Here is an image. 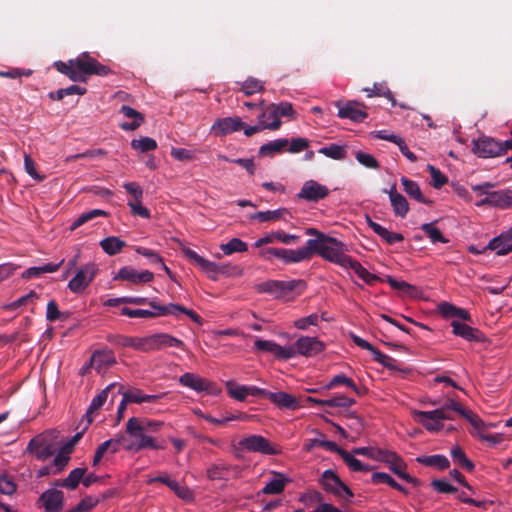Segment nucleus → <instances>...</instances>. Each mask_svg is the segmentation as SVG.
<instances>
[{
  "instance_id": "1",
  "label": "nucleus",
  "mask_w": 512,
  "mask_h": 512,
  "mask_svg": "<svg viewBox=\"0 0 512 512\" xmlns=\"http://www.w3.org/2000/svg\"><path fill=\"white\" fill-rule=\"evenodd\" d=\"M54 67L73 82H86L88 76H107L112 72L108 66L101 64L88 52H83L68 62L56 61Z\"/></svg>"
},
{
  "instance_id": "2",
  "label": "nucleus",
  "mask_w": 512,
  "mask_h": 512,
  "mask_svg": "<svg viewBox=\"0 0 512 512\" xmlns=\"http://www.w3.org/2000/svg\"><path fill=\"white\" fill-rule=\"evenodd\" d=\"M320 236L319 240H308L306 242L308 260L314 254H317L326 261L347 268V263H349L351 257L346 254L347 249L344 243L326 234H321Z\"/></svg>"
},
{
  "instance_id": "3",
  "label": "nucleus",
  "mask_w": 512,
  "mask_h": 512,
  "mask_svg": "<svg viewBox=\"0 0 512 512\" xmlns=\"http://www.w3.org/2000/svg\"><path fill=\"white\" fill-rule=\"evenodd\" d=\"M148 305L152 310L123 307L121 309V315L129 318H156L167 315L177 316L179 313H184L193 322L197 324L202 323V318L195 311L187 309L180 304L169 303L168 305H161L156 300H151L148 302Z\"/></svg>"
},
{
  "instance_id": "4",
  "label": "nucleus",
  "mask_w": 512,
  "mask_h": 512,
  "mask_svg": "<svg viewBox=\"0 0 512 512\" xmlns=\"http://www.w3.org/2000/svg\"><path fill=\"white\" fill-rule=\"evenodd\" d=\"M57 435L55 430L45 431L32 438L26 448L39 461H46L57 451Z\"/></svg>"
},
{
  "instance_id": "5",
  "label": "nucleus",
  "mask_w": 512,
  "mask_h": 512,
  "mask_svg": "<svg viewBox=\"0 0 512 512\" xmlns=\"http://www.w3.org/2000/svg\"><path fill=\"white\" fill-rule=\"evenodd\" d=\"M138 418L131 417L126 423V433L134 438L130 444H127L124 448L128 451H140L146 448L153 450H163L165 445L155 441V439L147 432L142 431V428L138 425Z\"/></svg>"
},
{
  "instance_id": "6",
  "label": "nucleus",
  "mask_w": 512,
  "mask_h": 512,
  "mask_svg": "<svg viewBox=\"0 0 512 512\" xmlns=\"http://www.w3.org/2000/svg\"><path fill=\"white\" fill-rule=\"evenodd\" d=\"M260 256L267 260L272 261L273 259L280 260L283 264H294L303 261H308V255L306 252V245L296 250L276 247H266L260 251Z\"/></svg>"
},
{
  "instance_id": "7",
  "label": "nucleus",
  "mask_w": 512,
  "mask_h": 512,
  "mask_svg": "<svg viewBox=\"0 0 512 512\" xmlns=\"http://www.w3.org/2000/svg\"><path fill=\"white\" fill-rule=\"evenodd\" d=\"M242 450L247 452L261 453L264 455H278L281 450L261 435H249L238 443Z\"/></svg>"
},
{
  "instance_id": "8",
  "label": "nucleus",
  "mask_w": 512,
  "mask_h": 512,
  "mask_svg": "<svg viewBox=\"0 0 512 512\" xmlns=\"http://www.w3.org/2000/svg\"><path fill=\"white\" fill-rule=\"evenodd\" d=\"M414 416L417 422L430 432H437L443 428V420H452L450 413H445V408H438L432 411H415Z\"/></svg>"
},
{
  "instance_id": "9",
  "label": "nucleus",
  "mask_w": 512,
  "mask_h": 512,
  "mask_svg": "<svg viewBox=\"0 0 512 512\" xmlns=\"http://www.w3.org/2000/svg\"><path fill=\"white\" fill-rule=\"evenodd\" d=\"M320 483L325 491L332 493L338 498L350 499L354 496L352 490L330 469L322 473Z\"/></svg>"
},
{
  "instance_id": "10",
  "label": "nucleus",
  "mask_w": 512,
  "mask_h": 512,
  "mask_svg": "<svg viewBox=\"0 0 512 512\" xmlns=\"http://www.w3.org/2000/svg\"><path fill=\"white\" fill-rule=\"evenodd\" d=\"M335 106L338 108L337 116L341 119H349L353 122L361 123L367 117L365 109L367 108L364 103L350 100V101H336Z\"/></svg>"
},
{
  "instance_id": "11",
  "label": "nucleus",
  "mask_w": 512,
  "mask_h": 512,
  "mask_svg": "<svg viewBox=\"0 0 512 512\" xmlns=\"http://www.w3.org/2000/svg\"><path fill=\"white\" fill-rule=\"evenodd\" d=\"M179 383L196 392H207L210 395H218L221 392V389L215 382L209 381L190 372L181 375Z\"/></svg>"
},
{
  "instance_id": "12",
  "label": "nucleus",
  "mask_w": 512,
  "mask_h": 512,
  "mask_svg": "<svg viewBox=\"0 0 512 512\" xmlns=\"http://www.w3.org/2000/svg\"><path fill=\"white\" fill-rule=\"evenodd\" d=\"M97 267L94 263H87L81 267L75 276L69 281L68 288L75 294L82 293L94 280Z\"/></svg>"
},
{
  "instance_id": "13",
  "label": "nucleus",
  "mask_w": 512,
  "mask_h": 512,
  "mask_svg": "<svg viewBox=\"0 0 512 512\" xmlns=\"http://www.w3.org/2000/svg\"><path fill=\"white\" fill-rule=\"evenodd\" d=\"M473 152L481 158H493L505 153L502 142L485 136L473 141Z\"/></svg>"
},
{
  "instance_id": "14",
  "label": "nucleus",
  "mask_w": 512,
  "mask_h": 512,
  "mask_svg": "<svg viewBox=\"0 0 512 512\" xmlns=\"http://www.w3.org/2000/svg\"><path fill=\"white\" fill-rule=\"evenodd\" d=\"M303 284L304 282L302 280H269L259 284L258 291L272 294L275 297H283Z\"/></svg>"
},
{
  "instance_id": "15",
  "label": "nucleus",
  "mask_w": 512,
  "mask_h": 512,
  "mask_svg": "<svg viewBox=\"0 0 512 512\" xmlns=\"http://www.w3.org/2000/svg\"><path fill=\"white\" fill-rule=\"evenodd\" d=\"M254 348L257 351L271 353L280 360H288L296 355V351L292 346H281L274 341L263 340L260 338L255 340Z\"/></svg>"
},
{
  "instance_id": "16",
  "label": "nucleus",
  "mask_w": 512,
  "mask_h": 512,
  "mask_svg": "<svg viewBox=\"0 0 512 512\" xmlns=\"http://www.w3.org/2000/svg\"><path fill=\"white\" fill-rule=\"evenodd\" d=\"M296 354L314 357L324 351L325 345L316 337L301 336L294 344Z\"/></svg>"
},
{
  "instance_id": "17",
  "label": "nucleus",
  "mask_w": 512,
  "mask_h": 512,
  "mask_svg": "<svg viewBox=\"0 0 512 512\" xmlns=\"http://www.w3.org/2000/svg\"><path fill=\"white\" fill-rule=\"evenodd\" d=\"M329 195V189L315 180L306 181L300 192L298 198L304 199L309 202H318Z\"/></svg>"
},
{
  "instance_id": "18",
  "label": "nucleus",
  "mask_w": 512,
  "mask_h": 512,
  "mask_svg": "<svg viewBox=\"0 0 512 512\" xmlns=\"http://www.w3.org/2000/svg\"><path fill=\"white\" fill-rule=\"evenodd\" d=\"M39 503L44 512H61L64 505V494L55 488L48 489L39 497Z\"/></svg>"
},
{
  "instance_id": "19",
  "label": "nucleus",
  "mask_w": 512,
  "mask_h": 512,
  "mask_svg": "<svg viewBox=\"0 0 512 512\" xmlns=\"http://www.w3.org/2000/svg\"><path fill=\"white\" fill-rule=\"evenodd\" d=\"M185 256L198 265L203 272L212 280H216L219 273H223V267L218 266L216 263L200 256L194 250L190 248L184 249Z\"/></svg>"
},
{
  "instance_id": "20",
  "label": "nucleus",
  "mask_w": 512,
  "mask_h": 512,
  "mask_svg": "<svg viewBox=\"0 0 512 512\" xmlns=\"http://www.w3.org/2000/svg\"><path fill=\"white\" fill-rule=\"evenodd\" d=\"M243 127L244 122L240 117L218 118L211 127V133L220 137L239 131Z\"/></svg>"
},
{
  "instance_id": "21",
  "label": "nucleus",
  "mask_w": 512,
  "mask_h": 512,
  "mask_svg": "<svg viewBox=\"0 0 512 512\" xmlns=\"http://www.w3.org/2000/svg\"><path fill=\"white\" fill-rule=\"evenodd\" d=\"M115 279L129 281L132 284L138 285L153 281L154 274L148 270L138 272L130 266H125L118 271Z\"/></svg>"
},
{
  "instance_id": "22",
  "label": "nucleus",
  "mask_w": 512,
  "mask_h": 512,
  "mask_svg": "<svg viewBox=\"0 0 512 512\" xmlns=\"http://www.w3.org/2000/svg\"><path fill=\"white\" fill-rule=\"evenodd\" d=\"M451 327L454 335L467 341L481 342L484 340V336L479 329L473 328L459 320H452Z\"/></svg>"
},
{
  "instance_id": "23",
  "label": "nucleus",
  "mask_w": 512,
  "mask_h": 512,
  "mask_svg": "<svg viewBox=\"0 0 512 512\" xmlns=\"http://www.w3.org/2000/svg\"><path fill=\"white\" fill-rule=\"evenodd\" d=\"M116 363V358L112 350H97L90 359V366L98 373L105 371Z\"/></svg>"
},
{
  "instance_id": "24",
  "label": "nucleus",
  "mask_w": 512,
  "mask_h": 512,
  "mask_svg": "<svg viewBox=\"0 0 512 512\" xmlns=\"http://www.w3.org/2000/svg\"><path fill=\"white\" fill-rule=\"evenodd\" d=\"M267 399H269L277 407L283 409L296 410L301 407L299 400L287 392H270Z\"/></svg>"
},
{
  "instance_id": "25",
  "label": "nucleus",
  "mask_w": 512,
  "mask_h": 512,
  "mask_svg": "<svg viewBox=\"0 0 512 512\" xmlns=\"http://www.w3.org/2000/svg\"><path fill=\"white\" fill-rule=\"evenodd\" d=\"M259 122L265 126V129L278 130L281 127L280 116L276 110L275 104H270L265 111L259 115Z\"/></svg>"
},
{
  "instance_id": "26",
  "label": "nucleus",
  "mask_w": 512,
  "mask_h": 512,
  "mask_svg": "<svg viewBox=\"0 0 512 512\" xmlns=\"http://www.w3.org/2000/svg\"><path fill=\"white\" fill-rule=\"evenodd\" d=\"M120 113L126 118L132 119V122H124L120 125V127L125 131H134L144 122V116L128 105H122Z\"/></svg>"
},
{
  "instance_id": "27",
  "label": "nucleus",
  "mask_w": 512,
  "mask_h": 512,
  "mask_svg": "<svg viewBox=\"0 0 512 512\" xmlns=\"http://www.w3.org/2000/svg\"><path fill=\"white\" fill-rule=\"evenodd\" d=\"M74 448L75 446L69 440L61 446L53 460V465L55 466L54 475L62 472L68 465Z\"/></svg>"
},
{
  "instance_id": "28",
  "label": "nucleus",
  "mask_w": 512,
  "mask_h": 512,
  "mask_svg": "<svg viewBox=\"0 0 512 512\" xmlns=\"http://www.w3.org/2000/svg\"><path fill=\"white\" fill-rule=\"evenodd\" d=\"M440 314L444 318H452L453 320L461 319L464 321H471V315L463 308H459L448 302H442L438 306Z\"/></svg>"
},
{
  "instance_id": "29",
  "label": "nucleus",
  "mask_w": 512,
  "mask_h": 512,
  "mask_svg": "<svg viewBox=\"0 0 512 512\" xmlns=\"http://www.w3.org/2000/svg\"><path fill=\"white\" fill-rule=\"evenodd\" d=\"M289 144L288 139L280 138L263 144L258 151L259 156L273 157L277 153H281Z\"/></svg>"
},
{
  "instance_id": "30",
  "label": "nucleus",
  "mask_w": 512,
  "mask_h": 512,
  "mask_svg": "<svg viewBox=\"0 0 512 512\" xmlns=\"http://www.w3.org/2000/svg\"><path fill=\"white\" fill-rule=\"evenodd\" d=\"M288 482L289 480L283 474L273 472V478L263 487L262 493L266 495L280 494L284 491Z\"/></svg>"
},
{
  "instance_id": "31",
  "label": "nucleus",
  "mask_w": 512,
  "mask_h": 512,
  "mask_svg": "<svg viewBox=\"0 0 512 512\" xmlns=\"http://www.w3.org/2000/svg\"><path fill=\"white\" fill-rule=\"evenodd\" d=\"M401 182H402L404 191L408 194L409 197L415 199L419 203H423V204H427V205L432 203L431 200H428L427 198L424 197L419 185L415 181L410 180L407 177L403 176L401 178Z\"/></svg>"
},
{
  "instance_id": "32",
  "label": "nucleus",
  "mask_w": 512,
  "mask_h": 512,
  "mask_svg": "<svg viewBox=\"0 0 512 512\" xmlns=\"http://www.w3.org/2000/svg\"><path fill=\"white\" fill-rule=\"evenodd\" d=\"M63 262L64 260H61L59 263H47L43 266L30 267L22 273V278L32 279L37 278L44 273H54L59 270Z\"/></svg>"
},
{
  "instance_id": "33",
  "label": "nucleus",
  "mask_w": 512,
  "mask_h": 512,
  "mask_svg": "<svg viewBox=\"0 0 512 512\" xmlns=\"http://www.w3.org/2000/svg\"><path fill=\"white\" fill-rule=\"evenodd\" d=\"M383 463H386L389 469L396 474L399 478L406 473L407 464L405 461L394 451H389L386 459Z\"/></svg>"
},
{
  "instance_id": "34",
  "label": "nucleus",
  "mask_w": 512,
  "mask_h": 512,
  "mask_svg": "<svg viewBox=\"0 0 512 512\" xmlns=\"http://www.w3.org/2000/svg\"><path fill=\"white\" fill-rule=\"evenodd\" d=\"M347 268L353 270L368 285H373L376 281L380 280L377 275L370 273L359 261L352 258L347 263Z\"/></svg>"
},
{
  "instance_id": "35",
  "label": "nucleus",
  "mask_w": 512,
  "mask_h": 512,
  "mask_svg": "<svg viewBox=\"0 0 512 512\" xmlns=\"http://www.w3.org/2000/svg\"><path fill=\"white\" fill-rule=\"evenodd\" d=\"M115 387L116 383L108 385L105 389H103L92 399L86 412V416L89 418V422H92V418H90V416L94 414L96 411H98L104 405V403L107 401L109 391Z\"/></svg>"
},
{
  "instance_id": "36",
  "label": "nucleus",
  "mask_w": 512,
  "mask_h": 512,
  "mask_svg": "<svg viewBox=\"0 0 512 512\" xmlns=\"http://www.w3.org/2000/svg\"><path fill=\"white\" fill-rule=\"evenodd\" d=\"M287 214H289V212L286 208H280L277 210L259 211L251 214L249 218L260 222H272L284 218Z\"/></svg>"
},
{
  "instance_id": "37",
  "label": "nucleus",
  "mask_w": 512,
  "mask_h": 512,
  "mask_svg": "<svg viewBox=\"0 0 512 512\" xmlns=\"http://www.w3.org/2000/svg\"><path fill=\"white\" fill-rule=\"evenodd\" d=\"M390 450L381 449L378 447H359L355 448L352 452L356 455H363L372 460L384 462Z\"/></svg>"
},
{
  "instance_id": "38",
  "label": "nucleus",
  "mask_w": 512,
  "mask_h": 512,
  "mask_svg": "<svg viewBox=\"0 0 512 512\" xmlns=\"http://www.w3.org/2000/svg\"><path fill=\"white\" fill-rule=\"evenodd\" d=\"M416 461L426 466L436 467L440 470L448 469L450 462L444 455H430L417 457Z\"/></svg>"
},
{
  "instance_id": "39",
  "label": "nucleus",
  "mask_w": 512,
  "mask_h": 512,
  "mask_svg": "<svg viewBox=\"0 0 512 512\" xmlns=\"http://www.w3.org/2000/svg\"><path fill=\"white\" fill-rule=\"evenodd\" d=\"M390 202L394 214L398 217L405 218L409 212V204L406 198L400 193H391Z\"/></svg>"
},
{
  "instance_id": "40",
  "label": "nucleus",
  "mask_w": 512,
  "mask_h": 512,
  "mask_svg": "<svg viewBox=\"0 0 512 512\" xmlns=\"http://www.w3.org/2000/svg\"><path fill=\"white\" fill-rule=\"evenodd\" d=\"M492 206L500 209L512 208V190L492 191Z\"/></svg>"
},
{
  "instance_id": "41",
  "label": "nucleus",
  "mask_w": 512,
  "mask_h": 512,
  "mask_svg": "<svg viewBox=\"0 0 512 512\" xmlns=\"http://www.w3.org/2000/svg\"><path fill=\"white\" fill-rule=\"evenodd\" d=\"M100 246L105 253L112 256L118 254L126 246V243L118 237L110 236L101 240Z\"/></svg>"
},
{
  "instance_id": "42",
  "label": "nucleus",
  "mask_w": 512,
  "mask_h": 512,
  "mask_svg": "<svg viewBox=\"0 0 512 512\" xmlns=\"http://www.w3.org/2000/svg\"><path fill=\"white\" fill-rule=\"evenodd\" d=\"M450 454H451L452 460L456 464H458L461 468H463L469 472H472L474 470V468H475L474 463L470 459L467 458L466 454L459 446L453 447L451 449Z\"/></svg>"
},
{
  "instance_id": "43",
  "label": "nucleus",
  "mask_w": 512,
  "mask_h": 512,
  "mask_svg": "<svg viewBox=\"0 0 512 512\" xmlns=\"http://www.w3.org/2000/svg\"><path fill=\"white\" fill-rule=\"evenodd\" d=\"M487 250L496 251L497 255H507L512 252V243H508L496 236L484 247V251Z\"/></svg>"
},
{
  "instance_id": "44",
  "label": "nucleus",
  "mask_w": 512,
  "mask_h": 512,
  "mask_svg": "<svg viewBox=\"0 0 512 512\" xmlns=\"http://www.w3.org/2000/svg\"><path fill=\"white\" fill-rule=\"evenodd\" d=\"M158 350H162L164 348L169 347H178L184 348V343L182 340L167 334V333H158L155 334Z\"/></svg>"
},
{
  "instance_id": "45",
  "label": "nucleus",
  "mask_w": 512,
  "mask_h": 512,
  "mask_svg": "<svg viewBox=\"0 0 512 512\" xmlns=\"http://www.w3.org/2000/svg\"><path fill=\"white\" fill-rule=\"evenodd\" d=\"M371 482L373 484L384 483L404 494L408 493L407 490L402 485L397 483L389 474L385 472L373 473L371 476Z\"/></svg>"
},
{
  "instance_id": "46",
  "label": "nucleus",
  "mask_w": 512,
  "mask_h": 512,
  "mask_svg": "<svg viewBox=\"0 0 512 512\" xmlns=\"http://www.w3.org/2000/svg\"><path fill=\"white\" fill-rule=\"evenodd\" d=\"M226 390L228 395L238 401H245L247 399V385H240L233 380L227 381Z\"/></svg>"
},
{
  "instance_id": "47",
  "label": "nucleus",
  "mask_w": 512,
  "mask_h": 512,
  "mask_svg": "<svg viewBox=\"0 0 512 512\" xmlns=\"http://www.w3.org/2000/svg\"><path fill=\"white\" fill-rule=\"evenodd\" d=\"M86 468H75L70 471L69 475L64 479L63 487L69 490H75L83 477L85 476Z\"/></svg>"
},
{
  "instance_id": "48",
  "label": "nucleus",
  "mask_w": 512,
  "mask_h": 512,
  "mask_svg": "<svg viewBox=\"0 0 512 512\" xmlns=\"http://www.w3.org/2000/svg\"><path fill=\"white\" fill-rule=\"evenodd\" d=\"M363 91L367 92L368 97H374V96L385 97L391 101L392 106L396 105V100L393 96V93L390 91V89L387 86H385L383 84L374 83L373 88H371V89L364 88Z\"/></svg>"
},
{
  "instance_id": "49",
  "label": "nucleus",
  "mask_w": 512,
  "mask_h": 512,
  "mask_svg": "<svg viewBox=\"0 0 512 512\" xmlns=\"http://www.w3.org/2000/svg\"><path fill=\"white\" fill-rule=\"evenodd\" d=\"M240 85V91L243 92L246 96H251L255 93L264 91V85L262 81L254 77H248Z\"/></svg>"
},
{
  "instance_id": "50",
  "label": "nucleus",
  "mask_w": 512,
  "mask_h": 512,
  "mask_svg": "<svg viewBox=\"0 0 512 512\" xmlns=\"http://www.w3.org/2000/svg\"><path fill=\"white\" fill-rule=\"evenodd\" d=\"M220 249L225 255H231L236 252H245L248 250L246 242L239 238H233L229 242L220 245Z\"/></svg>"
},
{
  "instance_id": "51",
  "label": "nucleus",
  "mask_w": 512,
  "mask_h": 512,
  "mask_svg": "<svg viewBox=\"0 0 512 512\" xmlns=\"http://www.w3.org/2000/svg\"><path fill=\"white\" fill-rule=\"evenodd\" d=\"M421 230L430 238L433 243H448L449 240L444 237L439 228L435 227L433 223H425L421 225Z\"/></svg>"
},
{
  "instance_id": "52",
  "label": "nucleus",
  "mask_w": 512,
  "mask_h": 512,
  "mask_svg": "<svg viewBox=\"0 0 512 512\" xmlns=\"http://www.w3.org/2000/svg\"><path fill=\"white\" fill-rule=\"evenodd\" d=\"M69 318L68 312H61L58 308L57 303L51 300L47 304L46 319L50 322L65 321Z\"/></svg>"
},
{
  "instance_id": "53",
  "label": "nucleus",
  "mask_w": 512,
  "mask_h": 512,
  "mask_svg": "<svg viewBox=\"0 0 512 512\" xmlns=\"http://www.w3.org/2000/svg\"><path fill=\"white\" fill-rule=\"evenodd\" d=\"M230 467L223 463L211 465L207 469V477L210 480H224L227 478Z\"/></svg>"
},
{
  "instance_id": "54",
  "label": "nucleus",
  "mask_w": 512,
  "mask_h": 512,
  "mask_svg": "<svg viewBox=\"0 0 512 512\" xmlns=\"http://www.w3.org/2000/svg\"><path fill=\"white\" fill-rule=\"evenodd\" d=\"M319 153L334 160H341L346 156L345 147L337 144H331L327 147H322L319 149Z\"/></svg>"
},
{
  "instance_id": "55",
  "label": "nucleus",
  "mask_w": 512,
  "mask_h": 512,
  "mask_svg": "<svg viewBox=\"0 0 512 512\" xmlns=\"http://www.w3.org/2000/svg\"><path fill=\"white\" fill-rule=\"evenodd\" d=\"M131 147L141 152H149L157 148V142L150 137H141L139 139H133Z\"/></svg>"
},
{
  "instance_id": "56",
  "label": "nucleus",
  "mask_w": 512,
  "mask_h": 512,
  "mask_svg": "<svg viewBox=\"0 0 512 512\" xmlns=\"http://www.w3.org/2000/svg\"><path fill=\"white\" fill-rule=\"evenodd\" d=\"M356 401L353 398H349L345 395H336L332 398L325 399V406L328 407H340V408H348L353 406Z\"/></svg>"
},
{
  "instance_id": "57",
  "label": "nucleus",
  "mask_w": 512,
  "mask_h": 512,
  "mask_svg": "<svg viewBox=\"0 0 512 512\" xmlns=\"http://www.w3.org/2000/svg\"><path fill=\"white\" fill-rule=\"evenodd\" d=\"M462 416L472 425V427L478 432V435L486 428L484 421L474 412L465 410Z\"/></svg>"
},
{
  "instance_id": "58",
  "label": "nucleus",
  "mask_w": 512,
  "mask_h": 512,
  "mask_svg": "<svg viewBox=\"0 0 512 512\" xmlns=\"http://www.w3.org/2000/svg\"><path fill=\"white\" fill-rule=\"evenodd\" d=\"M105 212L99 209L90 210L88 212H85L81 214L71 225V230H75L78 227L82 226L83 224L87 223L88 221L94 219L95 217L99 215H104Z\"/></svg>"
},
{
  "instance_id": "59",
  "label": "nucleus",
  "mask_w": 512,
  "mask_h": 512,
  "mask_svg": "<svg viewBox=\"0 0 512 512\" xmlns=\"http://www.w3.org/2000/svg\"><path fill=\"white\" fill-rule=\"evenodd\" d=\"M339 385H345L351 389H356V384L354 383V381L344 374L335 375L325 386V388L329 390Z\"/></svg>"
},
{
  "instance_id": "60",
  "label": "nucleus",
  "mask_w": 512,
  "mask_h": 512,
  "mask_svg": "<svg viewBox=\"0 0 512 512\" xmlns=\"http://www.w3.org/2000/svg\"><path fill=\"white\" fill-rule=\"evenodd\" d=\"M428 171L430 172L434 188L440 189L448 182V178L433 165H428Z\"/></svg>"
},
{
  "instance_id": "61",
  "label": "nucleus",
  "mask_w": 512,
  "mask_h": 512,
  "mask_svg": "<svg viewBox=\"0 0 512 512\" xmlns=\"http://www.w3.org/2000/svg\"><path fill=\"white\" fill-rule=\"evenodd\" d=\"M355 157H356L357 161L361 165L365 166L366 168H370V169H377V168H379L378 161L371 154L358 151L355 154Z\"/></svg>"
},
{
  "instance_id": "62",
  "label": "nucleus",
  "mask_w": 512,
  "mask_h": 512,
  "mask_svg": "<svg viewBox=\"0 0 512 512\" xmlns=\"http://www.w3.org/2000/svg\"><path fill=\"white\" fill-rule=\"evenodd\" d=\"M36 297H37L36 292L35 291H30L28 294H26L24 296H21L17 300H15V301H13L11 303L3 305L2 308L4 310H7V311L16 310L19 307H21L23 305H26L30 299L36 298Z\"/></svg>"
},
{
  "instance_id": "63",
  "label": "nucleus",
  "mask_w": 512,
  "mask_h": 512,
  "mask_svg": "<svg viewBox=\"0 0 512 512\" xmlns=\"http://www.w3.org/2000/svg\"><path fill=\"white\" fill-rule=\"evenodd\" d=\"M32 73L33 71L31 69L10 68L6 71H0V77L16 79L23 76L29 77Z\"/></svg>"
},
{
  "instance_id": "64",
  "label": "nucleus",
  "mask_w": 512,
  "mask_h": 512,
  "mask_svg": "<svg viewBox=\"0 0 512 512\" xmlns=\"http://www.w3.org/2000/svg\"><path fill=\"white\" fill-rule=\"evenodd\" d=\"M123 187L131 195L132 199L130 201H142L143 189L138 183L127 182L123 184Z\"/></svg>"
}]
</instances>
